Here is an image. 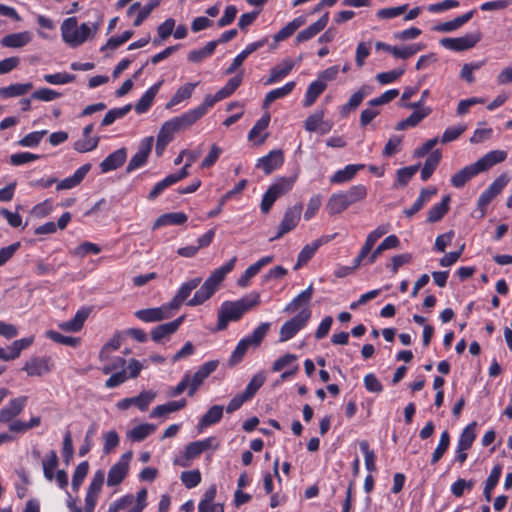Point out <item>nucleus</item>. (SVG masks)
<instances>
[{
  "mask_svg": "<svg viewBox=\"0 0 512 512\" xmlns=\"http://www.w3.org/2000/svg\"><path fill=\"white\" fill-rule=\"evenodd\" d=\"M99 26L100 22H96L91 26L87 23H82L78 27L77 18L69 17L61 24L62 38L71 47H78L90 36H93L98 31Z\"/></svg>",
  "mask_w": 512,
  "mask_h": 512,
  "instance_id": "2",
  "label": "nucleus"
},
{
  "mask_svg": "<svg viewBox=\"0 0 512 512\" xmlns=\"http://www.w3.org/2000/svg\"><path fill=\"white\" fill-rule=\"evenodd\" d=\"M225 99L220 91L218 90L214 95H206L204 101L198 107L186 111V115L195 124L200 118H202L210 108H212L217 102Z\"/></svg>",
  "mask_w": 512,
  "mask_h": 512,
  "instance_id": "15",
  "label": "nucleus"
},
{
  "mask_svg": "<svg viewBox=\"0 0 512 512\" xmlns=\"http://www.w3.org/2000/svg\"><path fill=\"white\" fill-rule=\"evenodd\" d=\"M474 13L475 10H470L467 13L454 18L453 20L437 24L433 29L438 32L455 31L466 24L474 16Z\"/></svg>",
  "mask_w": 512,
  "mask_h": 512,
  "instance_id": "33",
  "label": "nucleus"
},
{
  "mask_svg": "<svg viewBox=\"0 0 512 512\" xmlns=\"http://www.w3.org/2000/svg\"><path fill=\"white\" fill-rule=\"evenodd\" d=\"M479 173H481V170L476 162L465 166L451 177V185L457 189L462 188L469 180L477 176Z\"/></svg>",
  "mask_w": 512,
  "mask_h": 512,
  "instance_id": "23",
  "label": "nucleus"
},
{
  "mask_svg": "<svg viewBox=\"0 0 512 512\" xmlns=\"http://www.w3.org/2000/svg\"><path fill=\"white\" fill-rule=\"evenodd\" d=\"M365 164H348L343 169L337 170L331 177L330 183L342 184L351 181L357 172L365 168Z\"/></svg>",
  "mask_w": 512,
  "mask_h": 512,
  "instance_id": "30",
  "label": "nucleus"
},
{
  "mask_svg": "<svg viewBox=\"0 0 512 512\" xmlns=\"http://www.w3.org/2000/svg\"><path fill=\"white\" fill-rule=\"evenodd\" d=\"M476 426L477 423L475 421L468 424L461 432L457 445L462 446L464 449H470L476 439Z\"/></svg>",
  "mask_w": 512,
  "mask_h": 512,
  "instance_id": "54",
  "label": "nucleus"
},
{
  "mask_svg": "<svg viewBox=\"0 0 512 512\" xmlns=\"http://www.w3.org/2000/svg\"><path fill=\"white\" fill-rule=\"evenodd\" d=\"M305 23L306 17L303 15L294 18L273 36L274 41L281 42L288 39Z\"/></svg>",
  "mask_w": 512,
  "mask_h": 512,
  "instance_id": "35",
  "label": "nucleus"
},
{
  "mask_svg": "<svg viewBox=\"0 0 512 512\" xmlns=\"http://www.w3.org/2000/svg\"><path fill=\"white\" fill-rule=\"evenodd\" d=\"M295 63L291 59H284L280 64L270 70V75L265 81L266 85L277 83L284 79L293 70Z\"/></svg>",
  "mask_w": 512,
  "mask_h": 512,
  "instance_id": "28",
  "label": "nucleus"
},
{
  "mask_svg": "<svg viewBox=\"0 0 512 512\" xmlns=\"http://www.w3.org/2000/svg\"><path fill=\"white\" fill-rule=\"evenodd\" d=\"M89 470L88 461H83L77 465L72 477V489L78 491L86 478Z\"/></svg>",
  "mask_w": 512,
  "mask_h": 512,
  "instance_id": "61",
  "label": "nucleus"
},
{
  "mask_svg": "<svg viewBox=\"0 0 512 512\" xmlns=\"http://www.w3.org/2000/svg\"><path fill=\"white\" fill-rule=\"evenodd\" d=\"M329 21V13L326 12L323 16H321L316 22L309 25L306 29L300 31L296 38L295 42L297 44L308 41L319 34L324 28L327 26Z\"/></svg>",
  "mask_w": 512,
  "mask_h": 512,
  "instance_id": "21",
  "label": "nucleus"
},
{
  "mask_svg": "<svg viewBox=\"0 0 512 512\" xmlns=\"http://www.w3.org/2000/svg\"><path fill=\"white\" fill-rule=\"evenodd\" d=\"M272 261H273L272 255L264 256V257L260 258L257 262L250 265L244 271V273L237 280V285L239 287H243V288L247 287L250 284V280L253 277H255L264 266L268 265Z\"/></svg>",
  "mask_w": 512,
  "mask_h": 512,
  "instance_id": "25",
  "label": "nucleus"
},
{
  "mask_svg": "<svg viewBox=\"0 0 512 512\" xmlns=\"http://www.w3.org/2000/svg\"><path fill=\"white\" fill-rule=\"evenodd\" d=\"M218 365V360L207 361L202 364L192 376L190 375L188 396L192 397L196 393L205 379L217 369Z\"/></svg>",
  "mask_w": 512,
  "mask_h": 512,
  "instance_id": "11",
  "label": "nucleus"
},
{
  "mask_svg": "<svg viewBox=\"0 0 512 512\" xmlns=\"http://www.w3.org/2000/svg\"><path fill=\"white\" fill-rule=\"evenodd\" d=\"M327 84L321 80H315L311 82L307 90L305 92V96L303 99V106L310 107L312 106L317 98L326 90Z\"/></svg>",
  "mask_w": 512,
  "mask_h": 512,
  "instance_id": "38",
  "label": "nucleus"
},
{
  "mask_svg": "<svg viewBox=\"0 0 512 512\" xmlns=\"http://www.w3.org/2000/svg\"><path fill=\"white\" fill-rule=\"evenodd\" d=\"M311 318L310 308H302L301 311L290 320L286 321L280 328L279 341L286 342L292 339L302 330Z\"/></svg>",
  "mask_w": 512,
  "mask_h": 512,
  "instance_id": "4",
  "label": "nucleus"
},
{
  "mask_svg": "<svg viewBox=\"0 0 512 512\" xmlns=\"http://www.w3.org/2000/svg\"><path fill=\"white\" fill-rule=\"evenodd\" d=\"M437 194L435 187L423 188L420 191L419 196L414 201L411 207L404 209L403 213L407 218H412L417 212H419L433 196Z\"/></svg>",
  "mask_w": 512,
  "mask_h": 512,
  "instance_id": "26",
  "label": "nucleus"
},
{
  "mask_svg": "<svg viewBox=\"0 0 512 512\" xmlns=\"http://www.w3.org/2000/svg\"><path fill=\"white\" fill-rule=\"evenodd\" d=\"M223 407L220 405H213L208 411L201 417L199 421V427H209L214 425L222 419Z\"/></svg>",
  "mask_w": 512,
  "mask_h": 512,
  "instance_id": "52",
  "label": "nucleus"
},
{
  "mask_svg": "<svg viewBox=\"0 0 512 512\" xmlns=\"http://www.w3.org/2000/svg\"><path fill=\"white\" fill-rule=\"evenodd\" d=\"M508 177L505 174L497 177L487 189H485L477 200V208L481 212V217L486 214V208L489 203L499 195L505 186L508 184Z\"/></svg>",
  "mask_w": 512,
  "mask_h": 512,
  "instance_id": "7",
  "label": "nucleus"
},
{
  "mask_svg": "<svg viewBox=\"0 0 512 512\" xmlns=\"http://www.w3.org/2000/svg\"><path fill=\"white\" fill-rule=\"evenodd\" d=\"M197 85L198 83H187L183 86H180L166 104V108H171L178 105L182 101L189 99Z\"/></svg>",
  "mask_w": 512,
  "mask_h": 512,
  "instance_id": "51",
  "label": "nucleus"
},
{
  "mask_svg": "<svg viewBox=\"0 0 512 512\" xmlns=\"http://www.w3.org/2000/svg\"><path fill=\"white\" fill-rule=\"evenodd\" d=\"M270 329V323L268 322H264V323H261L257 328H255L253 330V332L244 337L245 339L248 340V342L253 346V347H258L263 339L265 338L266 334L268 333Z\"/></svg>",
  "mask_w": 512,
  "mask_h": 512,
  "instance_id": "59",
  "label": "nucleus"
},
{
  "mask_svg": "<svg viewBox=\"0 0 512 512\" xmlns=\"http://www.w3.org/2000/svg\"><path fill=\"white\" fill-rule=\"evenodd\" d=\"M187 405L186 399H180L176 401H169L165 404L158 405L151 411L150 417H165L166 415L179 411Z\"/></svg>",
  "mask_w": 512,
  "mask_h": 512,
  "instance_id": "42",
  "label": "nucleus"
},
{
  "mask_svg": "<svg viewBox=\"0 0 512 512\" xmlns=\"http://www.w3.org/2000/svg\"><path fill=\"white\" fill-rule=\"evenodd\" d=\"M153 143L154 139L152 136L145 137L140 141L137 152L130 159L126 167L127 173H131L146 165L152 151Z\"/></svg>",
  "mask_w": 512,
  "mask_h": 512,
  "instance_id": "9",
  "label": "nucleus"
},
{
  "mask_svg": "<svg viewBox=\"0 0 512 512\" xmlns=\"http://www.w3.org/2000/svg\"><path fill=\"white\" fill-rule=\"evenodd\" d=\"M155 393L151 391H142L138 396L123 398L117 402L116 406L120 410H127L131 406H136L141 411H146L150 403L154 400Z\"/></svg>",
  "mask_w": 512,
  "mask_h": 512,
  "instance_id": "14",
  "label": "nucleus"
},
{
  "mask_svg": "<svg viewBox=\"0 0 512 512\" xmlns=\"http://www.w3.org/2000/svg\"><path fill=\"white\" fill-rule=\"evenodd\" d=\"M371 88L363 85L358 91L353 93L348 102L341 108V114L347 115L350 111L355 110L362 103L363 99L370 93Z\"/></svg>",
  "mask_w": 512,
  "mask_h": 512,
  "instance_id": "46",
  "label": "nucleus"
},
{
  "mask_svg": "<svg viewBox=\"0 0 512 512\" xmlns=\"http://www.w3.org/2000/svg\"><path fill=\"white\" fill-rule=\"evenodd\" d=\"M378 240L379 239L377 238V235H374L372 232H370L367 235L363 246L361 247L358 255L355 257V266L356 267H360L362 265L363 261L370 254L371 250L373 249L375 243Z\"/></svg>",
  "mask_w": 512,
  "mask_h": 512,
  "instance_id": "58",
  "label": "nucleus"
},
{
  "mask_svg": "<svg viewBox=\"0 0 512 512\" xmlns=\"http://www.w3.org/2000/svg\"><path fill=\"white\" fill-rule=\"evenodd\" d=\"M128 463L119 461L111 466L108 471L107 485L116 486L122 483L128 474Z\"/></svg>",
  "mask_w": 512,
  "mask_h": 512,
  "instance_id": "39",
  "label": "nucleus"
},
{
  "mask_svg": "<svg viewBox=\"0 0 512 512\" xmlns=\"http://www.w3.org/2000/svg\"><path fill=\"white\" fill-rule=\"evenodd\" d=\"M302 210L303 206L300 203L287 208L284 212L283 219L281 220L277 228V233L275 234V236L270 238V241L278 240L282 238L285 234L293 231L300 222Z\"/></svg>",
  "mask_w": 512,
  "mask_h": 512,
  "instance_id": "6",
  "label": "nucleus"
},
{
  "mask_svg": "<svg viewBox=\"0 0 512 512\" xmlns=\"http://www.w3.org/2000/svg\"><path fill=\"white\" fill-rule=\"evenodd\" d=\"M252 345L248 342L247 339L245 338H242L236 345L235 349L233 350L231 356H230V359H229V364L230 365H236L238 363H240L245 354L247 353L249 347H251Z\"/></svg>",
  "mask_w": 512,
  "mask_h": 512,
  "instance_id": "62",
  "label": "nucleus"
},
{
  "mask_svg": "<svg viewBox=\"0 0 512 512\" xmlns=\"http://www.w3.org/2000/svg\"><path fill=\"white\" fill-rule=\"evenodd\" d=\"M90 169H91L90 164L87 163V164L82 165L73 173V175L66 177L65 179H63L61 181L57 180L56 189L58 191H60V190L72 189V188L78 186L83 181V179L85 178L87 173L90 171Z\"/></svg>",
  "mask_w": 512,
  "mask_h": 512,
  "instance_id": "27",
  "label": "nucleus"
},
{
  "mask_svg": "<svg viewBox=\"0 0 512 512\" xmlns=\"http://www.w3.org/2000/svg\"><path fill=\"white\" fill-rule=\"evenodd\" d=\"M188 220L184 212H170L159 216L154 222L153 229L171 225H183Z\"/></svg>",
  "mask_w": 512,
  "mask_h": 512,
  "instance_id": "34",
  "label": "nucleus"
},
{
  "mask_svg": "<svg viewBox=\"0 0 512 512\" xmlns=\"http://www.w3.org/2000/svg\"><path fill=\"white\" fill-rule=\"evenodd\" d=\"M218 290L213 284L205 280L200 288L195 292L194 296L187 301L188 306H198L209 300Z\"/></svg>",
  "mask_w": 512,
  "mask_h": 512,
  "instance_id": "31",
  "label": "nucleus"
},
{
  "mask_svg": "<svg viewBox=\"0 0 512 512\" xmlns=\"http://www.w3.org/2000/svg\"><path fill=\"white\" fill-rule=\"evenodd\" d=\"M450 196L446 195L442 198L441 202L433 205L427 213L426 221L429 223H436L440 221L449 211Z\"/></svg>",
  "mask_w": 512,
  "mask_h": 512,
  "instance_id": "44",
  "label": "nucleus"
},
{
  "mask_svg": "<svg viewBox=\"0 0 512 512\" xmlns=\"http://www.w3.org/2000/svg\"><path fill=\"white\" fill-rule=\"evenodd\" d=\"M284 163L282 150H272L267 155L258 159L256 166L261 168L266 175L279 169Z\"/></svg>",
  "mask_w": 512,
  "mask_h": 512,
  "instance_id": "16",
  "label": "nucleus"
},
{
  "mask_svg": "<svg viewBox=\"0 0 512 512\" xmlns=\"http://www.w3.org/2000/svg\"><path fill=\"white\" fill-rule=\"evenodd\" d=\"M314 288L311 283L305 290L300 292L296 297H294L283 309L285 313L291 314L296 312L301 307L309 308V303L313 297Z\"/></svg>",
  "mask_w": 512,
  "mask_h": 512,
  "instance_id": "24",
  "label": "nucleus"
},
{
  "mask_svg": "<svg viewBox=\"0 0 512 512\" xmlns=\"http://www.w3.org/2000/svg\"><path fill=\"white\" fill-rule=\"evenodd\" d=\"M349 206L342 192L334 193L327 202L326 210L329 215H336L342 213Z\"/></svg>",
  "mask_w": 512,
  "mask_h": 512,
  "instance_id": "50",
  "label": "nucleus"
},
{
  "mask_svg": "<svg viewBox=\"0 0 512 512\" xmlns=\"http://www.w3.org/2000/svg\"><path fill=\"white\" fill-rule=\"evenodd\" d=\"M450 446V434L447 430H444L439 439V443L437 447L435 448L434 452L432 453L431 461L430 463L432 465L436 464L440 461V459L443 457V455L446 453Z\"/></svg>",
  "mask_w": 512,
  "mask_h": 512,
  "instance_id": "55",
  "label": "nucleus"
},
{
  "mask_svg": "<svg viewBox=\"0 0 512 512\" xmlns=\"http://www.w3.org/2000/svg\"><path fill=\"white\" fill-rule=\"evenodd\" d=\"M236 261L237 257H232L228 262L215 269L206 280L213 284L215 287L219 288L227 274H229L234 269Z\"/></svg>",
  "mask_w": 512,
  "mask_h": 512,
  "instance_id": "41",
  "label": "nucleus"
},
{
  "mask_svg": "<svg viewBox=\"0 0 512 512\" xmlns=\"http://www.w3.org/2000/svg\"><path fill=\"white\" fill-rule=\"evenodd\" d=\"M175 28V20L173 18L166 19L163 23H161L157 28L158 39L153 40L154 45H160L162 41L166 40L169 36L173 34Z\"/></svg>",
  "mask_w": 512,
  "mask_h": 512,
  "instance_id": "60",
  "label": "nucleus"
},
{
  "mask_svg": "<svg viewBox=\"0 0 512 512\" xmlns=\"http://www.w3.org/2000/svg\"><path fill=\"white\" fill-rule=\"evenodd\" d=\"M27 402L26 396L11 399L7 405L0 409V422L10 423L25 408Z\"/></svg>",
  "mask_w": 512,
  "mask_h": 512,
  "instance_id": "17",
  "label": "nucleus"
},
{
  "mask_svg": "<svg viewBox=\"0 0 512 512\" xmlns=\"http://www.w3.org/2000/svg\"><path fill=\"white\" fill-rule=\"evenodd\" d=\"M33 88L32 83H14L0 87V98L9 99L27 94Z\"/></svg>",
  "mask_w": 512,
  "mask_h": 512,
  "instance_id": "45",
  "label": "nucleus"
},
{
  "mask_svg": "<svg viewBox=\"0 0 512 512\" xmlns=\"http://www.w3.org/2000/svg\"><path fill=\"white\" fill-rule=\"evenodd\" d=\"M160 0H149L146 5L141 7L139 2L133 3L127 10V15L131 16L135 11L137 12L136 18L133 21L135 27L140 26L151 14V12L158 7Z\"/></svg>",
  "mask_w": 512,
  "mask_h": 512,
  "instance_id": "19",
  "label": "nucleus"
},
{
  "mask_svg": "<svg viewBox=\"0 0 512 512\" xmlns=\"http://www.w3.org/2000/svg\"><path fill=\"white\" fill-rule=\"evenodd\" d=\"M202 278L201 277H195L193 279H190L186 282H184L174 295V297L171 299L169 303V306L173 310H178L181 305L188 299V297L191 295L192 291L195 290L201 283Z\"/></svg>",
  "mask_w": 512,
  "mask_h": 512,
  "instance_id": "13",
  "label": "nucleus"
},
{
  "mask_svg": "<svg viewBox=\"0 0 512 512\" xmlns=\"http://www.w3.org/2000/svg\"><path fill=\"white\" fill-rule=\"evenodd\" d=\"M127 159V149L125 147L119 148L110 153L99 165L101 173H108L110 171L120 168Z\"/></svg>",
  "mask_w": 512,
  "mask_h": 512,
  "instance_id": "18",
  "label": "nucleus"
},
{
  "mask_svg": "<svg viewBox=\"0 0 512 512\" xmlns=\"http://www.w3.org/2000/svg\"><path fill=\"white\" fill-rule=\"evenodd\" d=\"M213 441L214 438L209 437L203 440L189 443L185 447V458L187 460H191L198 457L200 454H202L204 451L211 447Z\"/></svg>",
  "mask_w": 512,
  "mask_h": 512,
  "instance_id": "47",
  "label": "nucleus"
},
{
  "mask_svg": "<svg viewBox=\"0 0 512 512\" xmlns=\"http://www.w3.org/2000/svg\"><path fill=\"white\" fill-rule=\"evenodd\" d=\"M331 238L332 237H322L315 240L312 244L305 245L298 254L294 270H298L302 266L306 265L315 255L318 248L322 244L327 243Z\"/></svg>",
  "mask_w": 512,
  "mask_h": 512,
  "instance_id": "22",
  "label": "nucleus"
},
{
  "mask_svg": "<svg viewBox=\"0 0 512 512\" xmlns=\"http://www.w3.org/2000/svg\"><path fill=\"white\" fill-rule=\"evenodd\" d=\"M507 152L504 150H492L476 161L481 172L489 170L494 165L505 161Z\"/></svg>",
  "mask_w": 512,
  "mask_h": 512,
  "instance_id": "32",
  "label": "nucleus"
},
{
  "mask_svg": "<svg viewBox=\"0 0 512 512\" xmlns=\"http://www.w3.org/2000/svg\"><path fill=\"white\" fill-rule=\"evenodd\" d=\"M441 157L440 150H434L428 155L421 169L422 181H427L432 176L441 161Z\"/></svg>",
  "mask_w": 512,
  "mask_h": 512,
  "instance_id": "48",
  "label": "nucleus"
},
{
  "mask_svg": "<svg viewBox=\"0 0 512 512\" xmlns=\"http://www.w3.org/2000/svg\"><path fill=\"white\" fill-rule=\"evenodd\" d=\"M184 319L185 316L182 315L171 322L160 324L154 327L151 330V339L155 342H160L165 337L174 334L184 322Z\"/></svg>",
  "mask_w": 512,
  "mask_h": 512,
  "instance_id": "20",
  "label": "nucleus"
},
{
  "mask_svg": "<svg viewBox=\"0 0 512 512\" xmlns=\"http://www.w3.org/2000/svg\"><path fill=\"white\" fill-rule=\"evenodd\" d=\"M501 474H502V465L496 464L492 468L488 478L486 479L485 486H484L483 494H484V497L487 502L491 501L492 491L497 486L499 479L501 477Z\"/></svg>",
  "mask_w": 512,
  "mask_h": 512,
  "instance_id": "49",
  "label": "nucleus"
},
{
  "mask_svg": "<svg viewBox=\"0 0 512 512\" xmlns=\"http://www.w3.org/2000/svg\"><path fill=\"white\" fill-rule=\"evenodd\" d=\"M349 205L355 204L367 196V188L362 184L353 185L347 191L342 192Z\"/></svg>",
  "mask_w": 512,
  "mask_h": 512,
  "instance_id": "57",
  "label": "nucleus"
},
{
  "mask_svg": "<svg viewBox=\"0 0 512 512\" xmlns=\"http://www.w3.org/2000/svg\"><path fill=\"white\" fill-rule=\"evenodd\" d=\"M418 169L419 165H412L398 169L396 171V181L393 187H405L417 173Z\"/></svg>",
  "mask_w": 512,
  "mask_h": 512,
  "instance_id": "53",
  "label": "nucleus"
},
{
  "mask_svg": "<svg viewBox=\"0 0 512 512\" xmlns=\"http://www.w3.org/2000/svg\"><path fill=\"white\" fill-rule=\"evenodd\" d=\"M132 109L131 104H126L120 108L110 109L104 116L101 122L102 127L109 126L113 124L117 119L123 118L126 116Z\"/></svg>",
  "mask_w": 512,
  "mask_h": 512,
  "instance_id": "56",
  "label": "nucleus"
},
{
  "mask_svg": "<svg viewBox=\"0 0 512 512\" xmlns=\"http://www.w3.org/2000/svg\"><path fill=\"white\" fill-rule=\"evenodd\" d=\"M46 134V130L30 132L18 141V145L29 148L37 147Z\"/></svg>",
  "mask_w": 512,
  "mask_h": 512,
  "instance_id": "63",
  "label": "nucleus"
},
{
  "mask_svg": "<svg viewBox=\"0 0 512 512\" xmlns=\"http://www.w3.org/2000/svg\"><path fill=\"white\" fill-rule=\"evenodd\" d=\"M31 41V34L28 31L11 33L1 39V45L7 48H21Z\"/></svg>",
  "mask_w": 512,
  "mask_h": 512,
  "instance_id": "37",
  "label": "nucleus"
},
{
  "mask_svg": "<svg viewBox=\"0 0 512 512\" xmlns=\"http://www.w3.org/2000/svg\"><path fill=\"white\" fill-rule=\"evenodd\" d=\"M260 301L258 292H251L236 301H224L218 310L215 331H223L227 328L229 322L239 321L247 311L259 305Z\"/></svg>",
  "mask_w": 512,
  "mask_h": 512,
  "instance_id": "1",
  "label": "nucleus"
},
{
  "mask_svg": "<svg viewBox=\"0 0 512 512\" xmlns=\"http://www.w3.org/2000/svg\"><path fill=\"white\" fill-rule=\"evenodd\" d=\"M99 140L100 138L98 136L87 138L83 137L82 139L74 142L73 148L79 153L90 152L97 148Z\"/></svg>",
  "mask_w": 512,
  "mask_h": 512,
  "instance_id": "64",
  "label": "nucleus"
},
{
  "mask_svg": "<svg viewBox=\"0 0 512 512\" xmlns=\"http://www.w3.org/2000/svg\"><path fill=\"white\" fill-rule=\"evenodd\" d=\"M89 314V308H81L75 313L72 319L62 323L60 328L65 331L78 332L82 329L84 322L88 318Z\"/></svg>",
  "mask_w": 512,
  "mask_h": 512,
  "instance_id": "40",
  "label": "nucleus"
},
{
  "mask_svg": "<svg viewBox=\"0 0 512 512\" xmlns=\"http://www.w3.org/2000/svg\"><path fill=\"white\" fill-rule=\"evenodd\" d=\"M54 368V362L50 356L31 357L25 362L22 370L28 376H43L51 372Z\"/></svg>",
  "mask_w": 512,
  "mask_h": 512,
  "instance_id": "10",
  "label": "nucleus"
},
{
  "mask_svg": "<svg viewBox=\"0 0 512 512\" xmlns=\"http://www.w3.org/2000/svg\"><path fill=\"white\" fill-rule=\"evenodd\" d=\"M172 311L173 309L169 306V303H166L160 307L138 310L135 312V316L145 323H151L170 318Z\"/></svg>",
  "mask_w": 512,
  "mask_h": 512,
  "instance_id": "12",
  "label": "nucleus"
},
{
  "mask_svg": "<svg viewBox=\"0 0 512 512\" xmlns=\"http://www.w3.org/2000/svg\"><path fill=\"white\" fill-rule=\"evenodd\" d=\"M482 38L480 31L467 33L461 37L456 38H443L440 40V44L446 49L452 51H465L473 48Z\"/></svg>",
  "mask_w": 512,
  "mask_h": 512,
  "instance_id": "8",
  "label": "nucleus"
},
{
  "mask_svg": "<svg viewBox=\"0 0 512 512\" xmlns=\"http://www.w3.org/2000/svg\"><path fill=\"white\" fill-rule=\"evenodd\" d=\"M296 182V177H277L274 179L272 184L268 187L266 192L264 193L261 204H260V210L263 214H268L274 205V203L282 196L289 193L292 188L294 187V184Z\"/></svg>",
  "mask_w": 512,
  "mask_h": 512,
  "instance_id": "3",
  "label": "nucleus"
},
{
  "mask_svg": "<svg viewBox=\"0 0 512 512\" xmlns=\"http://www.w3.org/2000/svg\"><path fill=\"white\" fill-rule=\"evenodd\" d=\"M431 108L415 109L414 112L406 119L397 123L395 129L398 131L406 130L410 127L417 126L424 118L431 114Z\"/></svg>",
  "mask_w": 512,
  "mask_h": 512,
  "instance_id": "36",
  "label": "nucleus"
},
{
  "mask_svg": "<svg viewBox=\"0 0 512 512\" xmlns=\"http://www.w3.org/2000/svg\"><path fill=\"white\" fill-rule=\"evenodd\" d=\"M295 86V81H289L284 86L269 91L263 100V107L268 108L274 101L288 96Z\"/></svg>",
  "mask_w": 512,
  "mask_h": 512,
  "instance_id": "43",
  "label": "nucleus"
},
{
  "mask_svg": "<svg viewBox=\"0 0 512 512\" xmlns=\"http://www.w3.org/2000/svg\"><path fill=\"white\" fill-rule=\"evenodd\" d=\"M192 125V121L186 113H183L180 116L173 117L172 119L164 122L158 132L157 138L160 139V141L170 143L176 132L185 130Z\"/></svg>",
  "mask_w": 512,
  "mask_h": 512,
  "instance_id": "5",
  "label": "nucleus"
},
{
  "mask_svg": "<svg viewBox=\"0 0 512 512\" xmlns=\"http://www.w3.org/2000/svg\"><path fill=\"white\" fill-rule=\"evenodd\" d=\"M162 84L163 80H160L145 91V93L140 97V99L135 105L136 113L143 114L150 109L154 101V98L159 92Z\"/></svg>",
  "mask_w": 512,
  "mask_h": 512,
  "instance_id": "29",
  "label": "nucleus"
}]
</instances>
